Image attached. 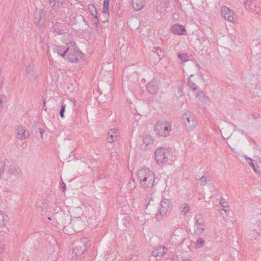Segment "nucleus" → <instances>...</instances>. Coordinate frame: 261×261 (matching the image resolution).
Returning a JSON list of instances; mask_svg holds the SVG:
<instances>
[{"instance_id":"nucleus-2","label":"nucleus","mask_w":261,"mask_h":261,"mask_svg":"<svg viewBox=\"0 0 261 261\" xmlns=\"http://www.w3.org/2000/svg\"><path fill=\"white\" fill-rule=\"evenodd\" d=\"M171 201L170 199H163L160 202V207L158 213L156 214V220L160 221L169 214L172 209Z\"/></svg>"},{"instance_id":"nucleus-48","label":"nucleus","mask_w":261,"mask_h":261,"mask_svg":"<svg viewBox=\"0 0 261 261\" xmlns=\"http://www.w3.org/2000/svg\"><path fill=\"white\" fill-rule=\"evenodd\" d=\"M181 261H190V260L189 259H184Z\"/></svg>"},{"instance_id":"nucleus-40","label":"nucleus","mask_w":261,"mask_h":261,"mask_svg":"<svg viewBox=\"0 0 261 261\" xmlns=\"http://www.w3.org/2000/svg\"><path fill=\"white\" fill-rule=\"evenodd\" d=\"M111 159L113 160H116L118 159V154L117 151L112 152L111 154Z\"/></svg>"},{"instance_id":"nucleus-26","label":"nucleus","mask_w":261,"mask_h":261,"mask_svg":"<svg viewBox=\"0 0 261 261\" xmlns=\"http://www.w3.org/2000/svg\"><path fill=\"white\" fill-rule=\"evenodd\" d=\"M152 51L154 53L156 54V55L159 57L160 60L164 55V53L161 49V48L159 47H154L152 49Z\"/></svg>"},{"instance_id":"nucleus-28","label":"nucleus","mask_w":261,"mask_h":261,"mask_svg":"<svg viewBox=\"0 0 261 261\" xmlns=\"http://www.w3.org/2000/svg\"><path fill=\"white\" fill-rule=\"evenodd\" d=\"M6 216L0 213V227H2L6 225Z\"/></svg>"},{"instance_id":"nucleus-36","label":"nucleus","mask_w":261,"mask_h":261,"mask_svg":"<svg viewBox=\"0 0 261 261\" xmlns=\"http://www.w3.org/2000/svg\"><path fill=\"white\" fill-rule=\"evenodd\" d=\"M153 197L151 194L148 195L145 199V202L147 203L145 206V208H147L148 206L149 205L151 204V202L153 201Z\"/></svg>"},{"instance_id":"nucleus-9","label":"nucleus","mask_w":261,"mask_h":261,"mask_svg":"<svg viewBox=\"0 0 261 261\" xmlns=\"http://www.w3.org/2000/svg\"><path fill=\"white\" fill-rule=\"evenodd\" d=\"M64 42L66 43L65 46L57 45L53 47L54 51L59 55H60L63 58H65L67 55L70 45V41H67L66 39H65Z\"/></svg>"},{"instance_id":"nucleus-52","label":"nucleus","mask_w":261,"mask_h":261,"mask_svg":"<svg viewBox=\"0 0 261 261\" xmlns=\"http://www.w3.org/2000/svg\"><path fill=\"white\" fill-rule=\"evenodd\" d=\"M44 111H46V108H45V107H44Z\"/></svg>"},{"instance_id":"nucleus-11","label":"nucleus","mask_w":261,"mask_h":261,"mask_svg":"<svg viewBox=\"0 0 261 261\" xmlns=\"http://www.w3.org/2000/svg\"><path fill=\"white\" fill-rule=\"evenodd\" d=\"M30 136L29 130L25 129L22 125H18L16 127V136L17 139L24 140Z\"/></svg>"},{"instance_id":"nucleus-24","label":"nucleus","mask_w":261,"mask_h":261,"mask_svg":"<svg viewBox=\"0 0 261 261\" xmlns=\"http://www.w3.org/2000/svg\"><path fill=\"white\" fill-rule=\"evenodd\" d=\"M109 3L110 0H104L103 3L102 13L104 15H109Z\"/></svg>"},{"instance_id":"nucleus-18","label":"nucleus","mask_w":261,"mask_h":261,"mask_svg":"<svg viewBox=\"0 0 261 261\" xmlns=\"http://www.w3.org/2000/svg\"><path fill=\"white\" fill-rule=\"evenodd\" d=\"M132 4L134 9L139 11L143 8L144 0H132Z\"/></svg>"},{"instance_id":"nucleus-10","label":"nucleus","mask_w":261,"mask_h":261,"mask_svg":"<svg viewBox=\"0 0 261 261\" xmlns=\"http://www.w3.org/2000/svg\"><path fill=\"white\" fill-rule=\"evenodd\" d=\"M161 84L160 80L158 79H153L147 85V90L148 92L152 94L156 93Z\"/></svg>"},{"instance_id":"nucleus-39","label":"nucleus","mask_w":261,"mask_h":261,"mask_svg":"<svg viewBox=\"0 0 261 261\" xmlns=\"http://www.w3.org/2000/svg\"><path fill=\"white\" fill-rule=\"evenodd\" d=\"M3 239V237H1L0 236V253H2L4 251V247L5 246L4 243H3L2 241Z\"/></svg>"},{"instance_id":"nucleus-31","label":"nucleus","mask_w":261,"mask_h":261,"mask_svg":"<svg viewBox=\"0 0 261 261\" xmlns=\"http://www.w3.org/2000/svg\"><path fill=\"white\" fill-rule=\"evenodd\" d=\"M220 204L221 206L223 207L222 210L225 211V212H227V208L228 207V205L227 204V202L225 201V200L223 198H221L220 200Z\"/></svg>"},{"instance_id":"nucleus-51","label":"nucleus","mask_w":261,"mask_h":261,"mask_svg":"<svg viewBox=\"0 0 261 261\" xmlns=\"http://www.w3.org/2000/svg\"><path fill=\"white\" fill-rule=\"evenodd\" d=\"M83 19L84 21H85V17H83Z\"/></svg>"},{"instance_id":"nucleus-33","label":"nucleus","mask_w":261,"mask_h":261,"mask_svg":"<svg viewBox=\"0 0 261 261\" xmlns=\"http://www.w3.org/2000/svg\"><path fill=\"white\" fill-rule=\"evenodd\" d=\"M188 86L190 88L192 89L193 91H195L197 89V86L192 80H188Z\"/></svg>"},{"instance_id":"nucleus-38","label":"nucleus","mask_w":261,"mask_h":261,"mask_svg":"<svg viewBox=\"0 0 261 261\" xmlns=\"http://www.w3.org/2000/svg\"><path fill=\"white\" fill-rule=\"evenodd\" d=\"M178 57L180 59V60L182 61L183 62H185V61H186L188 60V56H187V54H179Z\"/></svg>"},{"instance_id":"nucleus-27","label":"nucleus","mask_w":261,"mask_h":261,"mask_svg":"<svg viewBox=\"0 0 261 261\" xmlns=\"http://www.w3.org/2000/svg\"><path fill=\"white\" fill-rule=\"evenodd\" d=\"M88 8L92 16H97L96 8L94 5H90L88 7Z\"/></svg>"},{"instance_id":"nucleus-45","label":"nucleus","mask_w":261,"mask_h":261,"mask_svg":"<svg viewBox=\"0 0 261 261\" xmlns=\"http://www.w3.org/2000/svg\"><path fill=\"white\" fill-rule=\"evenodd\" d=\"M97 18H98V17H94V19H93V21L96 23V22L98 21Z\"/></svg>"},{"instance_id":"nucleus-50","label":"nucleus","mask_w":261,"mask_h":261,"mask_svg":"<svg viewBox=\"0 0 261 261\" xmlns=\"http://www.w3.org/2000/svg\"><path fill=\"white\" fill-rule=\"evenodd\" d=\"M63 230H64V232H65V231H66V228L65 227L64 228Z\"/></svg>"},{"instance_id":"nucleus-30","label":"nucleus","mask_w":261,"mask_h":261,"mask_svg":"<svg viewBox=\"0 0 261 261\" xmlns=\"http://www.w3.org/2000/svg\"><path fill=\"white\" fill-rule=\"evenodd\" d=\"M196 98L199 100L203 101L204 100V94L202 91L198 90L196 95Z\"/></svg>"},{"instance_id":"nucleus-32","label":"nucleus","mask_w":261,"mask_h":261,"mask_svg":"<svg viewBox=\"0 0 261 261\" xmlns=\"http://www.w3.org/2000/svg\"><path fill=\"white\" fill-rule=\"evenodd\" d=\"M123 224L125 227H127L130 221V218L128 216H125L122 219Z\"/></svg>"},{"instance_id":"nucleus-6","label":"nucleus","mask_w":261,"mask_h":261,"mask_svg":"<svg viewBox=\"0 0 261 261\" xmlns=\"http://www.w3.org/2000/svg\"><path fill=\"white\" fill-rule=\"evenodd\" d=\"M171 156V153L169 148L161 147L155 150V159L159 163L167 162Z\"/></svg>"},{"instance_id":"nucleus-13","label":"nucleus","mask_w":261,"mask_h":261,"mask_svg":"<svg viewBox=\"0 0 261 261\" xmlns=\"http://www.w3.org/2000/svg\"><path fill=\"white\" fill-rule=\"evenodd\" d=\"M119 138V133L117 129H111L107 133V140L109 143L117 141Z\"/></svg>"},{"instance_id":"nucleus-25","label":"nucleus","mask_w":261,"mask_h":261,"mask_svg":"<svg viewBox=\"0 0 261 261\" xmlns=\"http://www.w3.org/2000/svg\"><path fill=\"white\" fill-rule=\"evenodd\" d=\"M25 72L27 75L30 77L33 76L35 73L34 70V66L31 65H28L26 67Z\"/></svg>"},{"instance_id":"nucleus-20","label":"nucleus","mask_w":261,"mask_h":261,"mask_svg":"<svg viewBox=\"0 0 261 261\" xmlns=\"http://www.w3.org/2000/svg\"><path fill=\"white\" fill-rule=\"evenodd\" d=\"M143 142L141 144V147L143 149H146L147 146L152 144L153 142V140L152 137L149 135L145 136L143 138Z\"/></svg>"},{"instance_id":"nucleus-37","label":"nucleus","mask_w":261,"mask_h":261,"mask_svg":"<svg viewBox=\"0 0 261 261\" xmlns=\"http://www.w3.org/2000/svg\"><path fill=\"white\" fill-rule=\"evenodd\" d=\"M128 188L130 189L131 191H133L135 188H136V184L134 180H132L130 181L128 184Z\"/></svg>"},{"instance_id":"nucleus-7","label":"nucleus","mask_w":261,"mask_h":261,"mask_svg":"<svg viewBox=\"0 0 261 261\" xmlns=\"http://www.w3.org/2000/svg\"><path fill=\"white\" fill-rule=\"evenodd\" d=\"M194 219L195 221L194 225L195 233L200 234L204 230V219L200 215H196Z\"/></svg>"},{"instance_id":"nucleus-54","label":"nucleus","mask_w":261,"mask_h":261,"mask_svg":"<svg viewBox=\"0 0 261 261\" xmlns=\"http://www.w3.org/2000/svg\"><path fill=\"white\" fill-rule=\"evenodd\" d=\"M251 6H254V5L253 4H251Z\"/></svg>"},{"instance_id":"nucleus-41","label":"nucleus","mask_w":261,"mask_h":261,"mask_svg":"<svg viewBox=\"0 0 261 261\" xmlns=\"http://www.w3.org/2000/svg\"><path fill=\"white\" fill-rule=\"evenodd\" d=\"M224 19L233 23L235 21L234 17H224Z\"/></svg>"},{"instance_id":"nucleus-4","label":"nucleus","mask_w":261,"mask_h":261,"mask_svg":"<svg viewBox=\"0 0 261 261\" xmlns=\"http://www.w3.org/2000/svg\"><path fill=\"white\" fill-rule=\"evenodd\" d=\"M67 59L72 63L79 61L83 57V53L80 51L75 45L74 42L70 41V45L67 52Z\"/></svg>"},{"instance_id":"nucleus-44","label":"nucleus","mask_w":261,"mask_h":261,"mask_svg":"<svg viewBox=\"0 0 261 261\" xmlns=\"http://www.w3.org/2000/svg\"><path fill=\"white\" fill-rule=\"evenodd\" d=\"M37 208H38V211L39 212H40V213L42 212L43 210H42L41 206L37 205Z\"/></svg>"},{"instance_id":"nucleus-1","label":"nucleus","mask_w":261,"mask_h":261,"mask_svg":"<svg viewBox=\"0 0 261 261\" xmlns=\"http://www.w3.org/2000/svg\"><path fill=\"white\" fill-rule=\"evenodd\" d=\"M137 180L141 187L147 190L150 191L153 188L155 183L154 173L147 168H142L137 171Z\"/></svg>"},{"instance_id":"nucleus-23","label":"nucleus","mask_w":261,"mask_h":261,"mask_svg":"<svg viewBox=\"0 0 261 261\" xmlns=\"http://www.w3.org/2000/svg\"><path fill=\"white\" fill-rule=\"evenodd\" d=\"M10 173L18 178H21L22 173L20 168L13 167L10 169Z\"/></svg>"},{"instance_id":"nucleus-49","label":"nucleus","mask_w":261,"mask_h":261,"mask_svg":"<svg viewBox=\"0 0 261 261\" xmlns=\"http://www.w3.org/2000/svg\"><path fill=\"white\" fill-rule=\"evenodd\" d=\"M43 103H44V106H45V99H44Z\"/></svg>"},{"instance_id":"nucleus-19","label":"nucleus","mask_w":261,"mask_h":261,"mask_svg":"<svg viewBox=\"0 0 261 261\" xmlns=\"http://www.w3.org/2000/svg\"><path fill=\"white\" fill-rule=\"evenodd\" d=\"M221 16H233L235 15L234 11L226 6H223L221 8Z\"/></svg>"},{"instance_id":"nucleus-22","label":"nucleus","mask_w":261,"mask_h":261,"mask_svg":"<svg viewBox=\"0 0 261 261\" xmlns=\"http://www.w3.org/2000/svg\"><path fill=\"white\" fill-rule=\"evenodd\" d=\"M50 6L54 9H56L63 3L64 0H48Z\"/></svg>"},{"instance_id":"nucleus-43","label":"nucleus","mask_w":261,"mask_h":261,"mask_svg":"<svg viewBox=\"0 0 261 261\" xmlns=\"http://www.w3.org/2000/svg\"><path fill=\"white\" fill-rule=\"evenodd\" d=\"M61 188L64 191L66 189L65 184L63 181L61 185Z\"/></svg>"},{"instance_id":"nucleus-53","label":"nucleus","mask_w":261,"mask_h":261,"mask_svg":"<svg viewBox=\"0 0 261 261\" xmlns=\"http://www.w3.org/2000/svg\"><path fill=\"white\" fill-rule=\"evenodd\" d=\"M44 111H46V108H45V107H44Z\"/></svg>"},{"instance_id":"nucleus-15","label":"nucleus","mask_w":261,"mask_h":261,"mask_svg":"<svg viewBox=\"0 0 261 261\" xmlns=\"http://www.w3.org/2000/svg\"><path fill=\"white\" fill-rule=\"evenodd\" d=\"M167 248L164 246H159L156 247L152 252V255L153 256H162L167 251Z\"/></svg>"},{"instance_id":"nucleus-14","label":"nucleus","mask_w":261,"mask_h":261,"mask_svg":"<svg viewBox=\"0 0 261 261\" xmlns=\"http://www.w3.org/2000/svg\"><path fill=\"white\" fill-rule=\"evenodd\" d=\"M65 26L64 25L58 24H56L54 25V29L55 32L57 33L59 35H64V38L67 37L69 40L71 39L72 36L70 35L67 34L65 32V30L64 29Z\"/></svg>"},{"instance_id":"nucleus-42","label":"nucleus","mask_w":261,"mask_h":261,"mask_svg":"<svg viewBox=\"0 0 261 261\" xmlns=\"http://www.w3.org/2000/svg\"><path fill=\"white\" fill-rule=\"evenodd\" d=\"M5 98L6 97L4 95H0V107H2L3 101Z\"/></svg>"},{"instance_id":"nucleus-21","label":"nucleus","mask_w":261,"mask_h":261,"mask_svg":"<svg viewBox=\"0 0 261 261\" xmlns=\"http://www.w3.org/2000/svg\"><path fill=\"white\" fill-rule=\"evenodd\" d=\"M179 212L181 215L185 216L190 210L189 205L186 203H182L180 205Z\"/></svg>"},{"instance_id":"nucleus-12","label":"nucleus","mask_w":261,"mask_h":261,"mask_svg":"<svg viewBox=\"0 0 261 261\" xmlns=\"http://www.w3.org/2000/svg\"><path fill=\"white\" fill-rule=\"evenodd\" d=\"M70 224L72 225L74 231L80 232L84 229L85 223L80 218L71 220Z\"/></svg>"},{"instance_id":"nucleus-47","label":"nucleus","mask_w":261,"mask_h":261,"mask_svg":"<svg viewBox=\"0 0 261 261\" xmlns=\"http://www.w3.org/2000/svg\"><path fill=\"white\" fill-rule=\"evenodd\" d=\"M39 130H40L41 137H42L43 133V130L42 129H39Z\"/></svg>"},{"instance_id":"nucleus-16","label":"nucleus","mask_w":261,"mask_h":261,"mask_svg":"<svg viewBox=\"0 0 261 261\" xmlns=\"http://www.w3.org/2000/svg\"><path fill=\"white\" fill-rule=\"evenodd\" d=\"M245 160L246 162L252 168L253 170L256 173L258 174L260 173L259 168L257 165L256 161H253L251 158L249 157H246Z\"/></svg>"},{"instance_id":"nucleus-3","label":"nucleus","mask_w":261,"mask_h":261,"mask_svg":"<svg viewBox=\"0 0 261 261\" xmlns=\"http://www.w3.org/2000/svg\"><path fill=\"white\" fill-rule=\"evenodd\" d=\"M171 130L170 122L166 121H158L154 126V130L156 134L162 137L169 136Z\"/></svg>"},{"instance_id":"nucleus-35","label":"nucleus","mask_w":261,"mask_h":261,"mask_svg":"<svg viewBox=\"0 0 261 261\" xmlns=\"http://www.w3.org/2000/svg\"><path fill=\"white\" fill-rule=\"evenodd\" d=\"M204 243V240L201 238H198L196 242V247L197 248L202 247Z\"/></svg>"},{"instance_id":"nucleus-8","label":"nucleus","mask_w":261,"mask_h":261,"mask_svg":"<svg viewBox=\"0 0 261 261\" xmlns=\"http://www.w3.org/2000/svg\"><path fill=\"white\" fill-rule=\"evenodd\" d=\"M86 238H83L75 242V247L73 249V251L75 255H81L87 249V245L86 244Z\"/></svg>"},{"instance_id":"nucleus-5","label":"nucleus","mask_w":261,"mask_h":261,"mask_svg":"<svg viewBox=\"0 0 261 261\" xmlns=\"http://www.w3.org/2000/svg\"><path fill=\"white\" fill-rule=\"evenodd\" d=\"M181 121L189 130L193 129L197 125V120L195 116L189 112L182 115Z\"/></svg>"},{"instance_id":"nucleus-17","label":"nucleus","mask_w":261,"mask_h":261,"mask_svg":"<svg viewBox=\"0 0 261 261\" xmlns=\"http://www.w3.org/2000/svg\"><path fill=\"white\" fill-rule=\"evenodd\" d=\"M171 31L174 34L177 35H182L184 34V32H185V29L184 26L179 24H174L173 25L171 29Z\"/></svg>"},{"instance_id":"nucleus-34","label":"nucleus","mask_w":261,"mask_h":261,"mask_svg":"<svg viewBox=\"0 0 261 261\" xmlns=\"http://www.w3.org/2000/svg\"><path fill=\"white\" fill-rule=\"evenodd\" d=\"M65 108L66 105L62 102L61 106V109L59 112L60 116L62 118H63L64 117V112L65 111Z\"/></svg>"},{"instance_id":"nucleus-46","label":"nucleus","mask_w":261,"mask_h":261,"mask_svg":"<svg viewBox=\"0 0 261 261\" xmlns=\"http://www.w3.org/2000/svg\"><path fill=\"white\" fill-rule=\"evenodd\" d=\"M172 0H164V2L166 4L170 3Z\"/></svg>"},{"instance_id":"nucleus-29","label":"nucleus","mask_w":261,"mask_h":261,"mask_svg":"<svg viewBox=\"0 0 261 261\" xmlns=\"http://www.w3.org/2000/svg\"><path fill=\"white\" fill-rule=\"evenodd\" d=\"M207 182V178L205 176H202L198 180L197 185L201 187H204L206 185Z\"/></svg>"}]
</instances>
